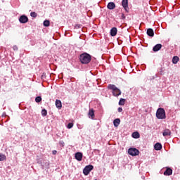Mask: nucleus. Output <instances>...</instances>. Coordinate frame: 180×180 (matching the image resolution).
Returning <instances> with one entry per match:
<instances>
[{"mask_svg":"<svg viewBox=\"0 0 180 180\" xmlns=\"http://www.w3.org/2000/svg\"><path fill=\"white\" fill-rule=\"evenodd\" d=\"M108 89L112 91L113 96H119L122 95V91L115 84H109Z\"/></svg>","mask_w":180,"mask_h":180,"instance_id":"f03ea898","label":"nucleus"},{"mask_svg":"<svg viewBox=\"0 0 180 180\" xmlns=\"http://www.w3.org/2000/svg\"><path fill=\"white\" fill-rule=\"evenodd\" d=\"M94 169V166L93 165H87L84 167L83 169V174L84 175H89V172H91Z\"/></svg>","mask_w":180,"mask_h":180,"instance_id":"39448f33","label":"nucleus"},{"mask_svg":"<svg viewBox=\"0 0 180 180\" xmlns=\"http://www.w3.org/2000/svg\"><path fill=\"white\" fill-rule=\"evenodd\" d=\"M156 117L157 119H160L162 120L166 119L167 115L165 114V110H164V108H159L156 112Z\"/></svg>","mask_w":180,"mask_h":180,"instance_id":"7ed1b4c3","label":"nucleus"},{"mask_svg":"<svg viewBox=\"0 0 180 180\" xmlns=\"http://www.w3.org/2000/svg\"><path fill=\"white\" fill-rule=\"evenodd\" d=\"M81 27H82V25H79V24H77V25H75V29H81Z\"/></svg>","mask_w":180,"mask_h":180,"instance_id":"cd10ccee","label":"nucleus"},{"mask_svg":"<svg viewBox=\"0 0 180 180\" xmlns=\"http://www.w3.org/2000/svg\"><path fill=\"white\" fill-rule=\"evenodd\" d=\"M13 50L16 51V50H18V46H13Z\"/></svg>","mask_w":180,"mask_h":180,"instance_id":"c756f323","label":"nucleus"},{"mask_svg":"<svg viewBox=\"0 0 180 180\" xmlns=\"http://www.w3.org/2000/svg\"><path fill=\"white\" fill-rule=\"evenodd\" d=\"M44 26H46V27H48V26H50V21L49 20L44 21Z\"/></svg>","mask_w":180,"mask_h":180,"instance_id":"393cba45","label":"nucleus"},{"mask_svg":"<svg viewBox=\"0 0 180 180\" xmlns=\"http://www.w3.org/2000/svg\"><path fill=\"white\" fill-rule=\"evenodd\" d=\"M88 116L92 120L95 119V110H94V108L89 110Z\"/></svg>","mask_w":180,"mask_h":180,"instance_id":"0eeeda50","label":"nucleus"},{"mask_svg":"<svg viewBox=\"0 0 180 180\" xmlns=\"http://www.w3.org/2000/svg\"><path fill=\"white\" fill-rule=\"evenodd\" d=\"M82 153L81 152H77L75 153V158L77 161H82Z\"/></svg>","mask_w":180,"mask_h":180,"instance_id":"1a4fd4ad","label":"nucleus"},{"mask_svg":"<svg viewBox=\"0 0 180 180\" xmlns=\"http://www.w3.org/2000/svg\"><path fill=\"white\" fill-rule=\"evenodd\" d=\"M6 156L2 153H0V161H5Z\"/></svg>","mask_w":180,"mask_h":180,"instance_id":"4be33fe9","label":"nucleus"},{"mask_svg":"<svg viewBox=\"0 0 180 180\" xmlns=\"http://www.w3.org/2000/svg\"><path fill=\"white\" fill-rule=\"evenodd\" d=\"M178 61H179V58L178 56H174L172 58L173 64H177Z\"/></svg>","mask_w":180,"mask_h":180,"instance_id":"aec40b11","label":"nucleus"},{"mask_svg":"<svg viewBox=\"0 0 180 180\" xmlns=\"http://www.w3.org/2000/svg\"><path fill=\"white\" fill-rule=\"evenodd\" d=\"M161 47H162V45H161V44H158L153 47V51L157 52L159 51V50H161Z\"/></svg>","mask_w":180,"mask_h":180,"instance_id":"f8f14e48","label":"nucleus"},{"mask_svg":"<svg viewBox=\"0 0 180 180\" xmlns=\"http://www.w3.org/2000/svg\"><path fill=\"white\" fill-rule=\"evenodd\" d=\"M91 57L89 53H84L79 56V61L82 64H89V63H91Z\"/></svg>","mask_w":180,"mask_h":180,"instance_id":"f257e3e1","label":"nucleus"},{"mask_svg":"<svg viewBox=\"0 0 180 180\" xmlns=\"http://www.w3.org/2000/svg\"><path fill=\"white\" fill-rule=\"evenodd\" d=\"M113 124L115 127H118L119 124H120V119L117 118L113 121Z\"/></svg>","mask_w":180,"mask_h":180,"instance_id":"a211bd4d","label":"nucleus"},{"mask_svg":"<svg viewBox=\"0 0 180 180\" xmlns=\"http://www.w3.org/2000/svg\"><path fill=\"white\" fill-rule=\"evenodd\" d=\"M108 9H110V11L115 9L116 8V4H115L113 2H110L107 5Z\"/></svg>","mask_w":180,"mask_h":180,"instance_id":"9d476101","label":"nucleus"},{"mask_svg":"<svg viewBox=\"0 0 180 180\" xmlns=\"http://www.w3.org/2000/svg\"><path fill=\"white\" fill-rule=\"evenodd\" d=\"M133 139H140V134L138 131L132 133Z\"/></svg>","mask_w":180,"mask_h":180,"instance_id":"6ab92c4d","label":"nucleus"},{"mask_svg":"<svg viewBox=\"0 0 180 180\" xmlns=\"http://www.w3.org/2000/svg\"><path fill=\"white\" fill-rule=\"evenodd\" d=\"M126 102V99L124 98H120V101H119V105L120 106H123L124 105V103Z\"/></svg>","mask_w":180,"mask_h":180,"instance_id":"412c9836","label":"nucleus"},{"mask_svg":"<svg viewBox=\"0 0 180 180\" xmlns=\"http://www.w3.org/2000/svg\"><path fill=\"white\" fill-rule=\"evenodd\" d=\"M19 22L21 23H27V22H29V18L26 15H21L19 18Z\"/></svg>","mask_w":180,"mask_h":180,"instance_id":"423d86ee","label":"nucleus"},{"mask_svg":"<svg viewBox=\"0 0 180 180\" xmlns=\"http://www.w3.org/2000/svg\"><path fill=\"white\" fill-rule=\"evenodd\" d=\"M68 129H72L74 127V124L73 123H69L67 126Z\"/></svg>","mask_w":180,"mask_h":180,"instance_id":"bb28decb","label":"nucleus"},{"mask_svg":"<svg viewBox=\"0 0 180 180\" xmlns=\"http://www.w3.org/2000/svg\"><path fill=\"white\" fill-rule=\"evenodd\" d=\"M154 148H155V150H156V151H159L160 150H161V148H162V145H161V143H157L154 146Z\"/></svg>","mask_w":180,"mask_h":180,"instance_id":"2eb2a0df","label":"nucleus"},{"mask_svg":"<svg viewBox=\"0 0 180 180\" xmlns=\"http://www.w3.org/2000/svg\"><path fill=\"white\" fill-rule=\"evenodd\" d=\"M118 112H123V108H118Z\"/></svg>","mask_w":180,"mask_h":180,"instance_id":"c85d7f7f","label":"nucleus"},{"mask_svg":"<svg viewBox=\"0 0 180 180\" xmlns=\"http://www.w3.org/2000/svg\"><path fill=\"white\" fill-rule=\"evenodd\" d=\"M53 154L56 155V154H57V150H53Z\"/></svg>","mask_w":180,"mask_h":180,"instance_id":"7c9ffc66","label":"nucleus"},{"mask_svg":"<svg viewBox=\"0 0 180 180\" xmlns=\"http://www.w3.org/2000/svg\"><path fill=\"white\" fill-rule=\"evenodd\" d=\"M147 34L150 36V37H154V30L151 28L147 30Z\"/></svg>","mask_w":180,"mask_h":180,"instance_id":"4468645a","label":"nucleus"},{"mask_svg":"<svg viewBox=\"0 0 180 180\" xmlns=\"http://www.w3.org/2000/svg\"><path fill=\"white\" fill-rule=\"evenodd\" d=\"M35 102H37V103H39L41 102V96L36 97Z\"/></svg>","mask_w":180,"mask_h":180,"instance_id":"b1692460","label":"nucleus"},{"mask_svg":"<svg viewBox=\"0 0 180 180\" xmlns=\"http://www.w3.org/2000/svg\"><path fill=\"white\" fill-rule=\"evenodd\" d=\"M164 175H165L166 176H169V175H172V169L167 167L166 170L164 172Z\"/></svg>","mask_w":180,"mask_h":180,"instance_id":"6e6552de","label":"nucleus"},{"mask_svg":"<svg viewBox=\"0 0 180 180\" xmlns=\"http://www.w3.org/2000/svg\"><path fill=\"white\" fill-rule=\"evenodd\" d=\"M122 5L126 10V8L129 6V0H122Z\"/></svg>","mask_w":180,"mask_h":180,"instance_id":"dca6fc26","label":"nucleus"},{"mask_svg":"<svg viewBox=\"0 0 180 180\" xmlns=\"http://www.w3.org/2000/svg\"><path fill=\"white\" fill-rule=\"evenodd\" d=\"M30 15L32 16V18H37V13H36V12H32L30 13Z\"/></svg>","mask_w":180,"mask_h":180,"instance_id":"a878e982","label":"nucleus"},{"mask_svg":"<svg viewBox=\"0 0 180 180\" xmlns=\"http://www.w3.org/2000/svg\"><path fill=\"white\" fill-rule=\"evenodd\" d=\"M116 34H117V28H116V27H112V28L110 30V35H111L112 37H115V36H116Z\"/></svg>","mask_w":180,"mask_h":180,"instance_id":"9b49d317","label":"nucleus"},{"mask_svg":"<svg viewBox=\"0 0 180 180\" xmlns=\"http://www.w3.org/2000/svg\"><path fill=\"white\" fill-rule=\"evenodd\" d=\"M41 115L43 117L47 116V110L46 109H43L41 110Z\"/></svg>","mask_w":180,"mask_h":180,"instance_id":"5701e85b","label":"nucleus"},{"mask_svg":"<svg viewBox=\"0 0 180 180\" xmlns=\"http://www.w3.org/2000/svg\"><path fill=\"white\" fill-rule=\"evenodd\" d=\"M56 106L58 108V109H61L63 108V105L61 104V101L56 100Z\"/></svg>","mask_w":180,"mask_h":180,"instance_id":"f3484780","label":"nucleus"},{"mask_svg":"<svg viewBox=\"0 0 180 180\" xmlns=\"http://www.w3.org/2000/svg\"><path fill=\"white\" fill-rule=\"evenodd\" d=\"M162 134H163L164 137L171 136V130L166 129L163 131Z\"/></svg>","mask_w":180,"mask_h":180,"instance_id":"ddd939ff","label":"nucleus"},{"mask_svg":"<svg viewBox=\"0 0 180 180\" xmlns=\"http://www.w3.org/2000/svg\"><path fill=\"white\" fill-rule=\"evenodd\" d=\"M128 153L129 154V155H132V157H134L136 155H139V154H140V151L136 148H130L128 150Z\"/></svg>","mask_w":180,"mask_h":180,"instance_id":"20e7f679","label":"nucleus"}]
</instances>
